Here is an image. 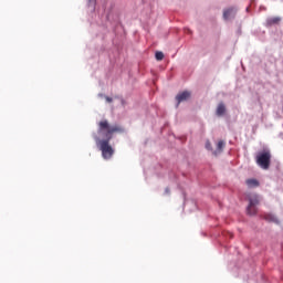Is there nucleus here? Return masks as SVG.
Instances as JSON below:
<instances>
[{"instance_id": "11", "label": "nucleus", "mask_w": 283, "mask_h": 283, "mask_svg": "<svg viewBox=\"0 0 283 283\" xmlns=\"http://www.w3.org/2000/svg\"><path fill=\"white\" fill-rule=\"evenodd\" d=\"M155 57L157 61H163L165 59V54L160 51L156 52Z\"/></svg>"}, {"instance_id": "2", "label": "nucleus", "mask_w": 283, "mask_h": 283, "mask_svg": "<svg viewBox=\"0 0 283 283\" xmlns=\"http://www.w3.org/2000/svg\"><path fill=\"white\" fill-rule=\"evenodd\" d=\"M256 164L261 169H269L271 167V150H263L256 155Z\"/></svg>"}, {"instance_id": "4", "label": "nucleus", "mask_w": 283, "mask_h": 283, "mask_svg": "<svg viewBox=\"0 0 283 283\" xmlns=\"http://www.w3.org/2000/svg\"><path fill=\"white\" fill-rule=\"evenodd\" d=\"M190 97H191V93L189 91H184V92L179 93L176 96V101L178 103L177 106L180 105L185 101H189Z\"/></svg>"}, {"instance_id": "3", "label": "nucleus", "mask_w": 283, "mask_h": 283, "mask_svg": "<svg viewBox=\"0 0 283 283\" xmlns=\"http://www.w3.org/2000/svg\"><path fill=\"white\" fill-rule=\"evenodd\" d=\"M258 205H260V197L258 195L250 196L249 206L247 208L249 216H255V213H258Z\"/></svg>"}, {"instance_id": "12", "label": "nucleus", "mask_w": 283, "mask_h": 283, "mask_svg": "<svg viewBox=\"0 0 283 283\" xmlns=\"http://www.w3.org/2000/svg\"><path fill=\"white\" fill-rule=\"evenodd\" d=\"M206 149H208L209 151H211V142L207 140L206 142Z\"/></svg>"}, {"instance_id": "1", "label": "nucleus", "mask_w": 283, "mask_h": 283, "mask_svg": "<svg viewBox=\"0 0 283 283\" xmlns=\"http://www.w3.org/2000/svg\"><path fill=\"white\" fill-rule=\"evenodd\" d=\"M98 134H102L104 138L106 139H98V137H95V140L99 143V149L102 151V157L104 160H109L112 156H114V148L109 145V140L114 136V134H123L125 132V128L120 125H109V122L107 119H103L98 123Z\"/></svg>"}, {"instance_id": "6", "label": "nucleus", "mask_w": 283, "mask_h": 283, "mask_svg": "<svg viewBox=\"0 0 283 283\" xmlns=\"http://www.w3.org/2000/svg\"><path fill=\"white\" fill-rule=\"evenodd\" d=\"M227 113V106L224 105V103H219L217 106V116H224V114Z\"/></svg>"}, {"instance_id": "14", "label": "nucleus", "mask_w": 283, "mask_h": 283, "mask_svg": "<svg viewBox=\"0 0 283 283\" xmlns=\"http://www.w3.org/2000/svg\"><path fill=\"white\" fill-rule=\"evenodd\" d=\"M165 192H166V193H169V188H166V189H165Z\"/></svg>"}, {"instance_id": "10", "label": "nucleus", "mask_w": 283, "mask_h": 283, "mask_svg": "<svg viewBox=\"0 0 283 283\" xmlns=\"http://www.w3.org/2000/svg\"><path fill=\"white\" fill-rule=\"evenodd\" d=\"M265 220H268V222H277V218L273 214H266Z\"/></svg>"}, {"instance_id": "13", "label": "nucleus", "mask_w": 283, "mask_h": 283, "mask_svg": "<svg viewBox=\"0 0 283 283\" xmlns=\"http://www.w3.org/2000/svg\"><path fill=\"white\" fill-rule=\"evenodd\" d=\"M105 98H106V103H112V101H113L112 97H109V96H106Z\"/></svg>"}, {"instance_id": "8", "label": "nucleus", "mask_w": 283, "mask_h": 283, "mask_svg": "<svg viewBox=\"0 0 283 283\" xmlns=\"http://www.w3.org/2000/svg\"><path fill=\"white\" fill-rule=\"evenodd\" d=\"M245 185H248L250 189H253L255 187H260V181H258L256 179H248L245 181Z\"/></svg>"}, {"instance_id": "9", "label": "nucleus", "mask_w": 283, "mask_h": 283, "mask_svg": "<svg viewBox=\"0 0 283 283\" xmlns=\"http://www.w3.org/2000/svg\"><path fill=\"white\" fill-rule=\"evenodd\" d=\"M227 144L224 143V140H219L218 144H217V151H222V149H224V146Z\"/></svg>"}, {"instance_id": "5", "label": "nucleus", "mask_w": 283, "mask_h": 283, "mask_svg": "<svg viewBox=\"0 0 283 283\" xmlns=\"http://www.w3.org/2000/svg\"><path fill=\"white\" fill-rule=\"evenodd\" d=\"M282 21V18L280 17H273V18H268L266 19V25L271 27V25H279V23Z\"/></svg>"}, {"instance_id": "7", "label": "nucleus", "mask_w": 283, "mask_h": 283, "mask_svg": "<svg viewBox=\"0 0 283 283\" xmlns=\"http://www.w3.org/2000/svg\"><path fill=\"white\" fill-rule=\"evenodd\" d=\"M235 14V9L230 8L223 11V19L227 21L229 19H231V15Z\"/></svg>"}]
</instances>
